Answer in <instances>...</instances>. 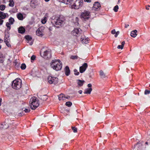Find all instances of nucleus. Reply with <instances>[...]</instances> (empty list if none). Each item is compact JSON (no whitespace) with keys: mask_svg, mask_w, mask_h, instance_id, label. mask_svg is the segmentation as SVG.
Here are the masks:
<instances>
[{"mask_svg":"<svg viewBox=\"0 0 150 150\" xmlns=\"http://www.w3.org/2000/svg\"><path fill=\"white\" fill-rule=\"evenodd\" d=\"M119 8V7L118 5L115 6L113 9V10L115 12H117L118 11V10Z\"/></svg>","mask_w":150,"mask_h":150,"instance_id":"34","label":"nucleus"},{"mask_svg":"<svg viewBox=\"0 0 150 150\" xmlns=\"http://www.w3.org/2000/svg\"><path fill=\"white\" fill-rule=\"evenodd\" d=\"M65 19L62 16H53L51 18L52 24L57 28H59L64 22Z\"/></svg>","mask_w":150,"mask_h":150,"instance_id":"1","label":"nucleus"},{"mask_svg":"<svg viewBox=\"0 0 150 150\" xmlns=\"http://www.w3.org/2000/svg\"><path fill=\"white\" fill-rule=\"evenodd\" d=\"M150 93V91L149 90H145L144 92V94H149Z\"/></svg>","mask_w":150,"mask_h":150,"instance_id":"38","label":"nucleus"},{"mask_svg":"<svg viewBox=\"0 0 150 150\" xmlns=\"http://www.w3.org/2000/svg\"><path fill=\"white\" fill-rule=\"evenodd\" d=\"M40 54L42 57L46 59H49L52 57L51 50L46 47H44L41 50Z\"/></svg>","mask_w":150,"mask_h":150,"instance_id":"2","label":"nucleus"},{"mask_svg":"<svg viewBox=\"0 0 150 150\" xmlns=\"http://www.w3.org/2000/svg\"><path fill=\"white\" fill-rule=\"evenodd\" d=\"M2 99L1 98H0V106L1 105V102Z\"/></svg>","mask_w":150,"mask_h":150,"instance_id":"55","label":"nucleus"},{"mask_svg":"<svg viewBox=\"0 0 150 150\" xmlns=\"http://www.w3.org/2000/svg\"><path fill=\"white\" fill-rule=\"evenodd\" d=\"M71 128L74 132L76 133L77 132V129L75 127H72Z\"/></svg>","mask_w":150,"mask_h":150,"instance_id":"31","label":"nucleus"},{"mask_svg":"<svg viewBox=\"0 0 150 150\" xmlns=\"http://www.w3.org/2000/svg\"><path fill=\"white\" fill-rule=\"evenodd\" d=\"M9 127L8 124L7 123L4 122L1 124L0 126V128L1 129H7Z\"/></svg>","mask_w":150,"mask_h":150,"instance_id":"17","label":"nucleus"},{"mask_svg":"<svg viewBox=\"0 0 150 150\" xmlns=\"http://www.w3.org/2000/svg\"><path fill=\"white\" fill-rule=\"evenodd\" d=\"M46 19H47V18H46V17H45V18H44V20H46V21H47Z\"/></svg>","mask_w":150,"mask_h":150,"instance_id":"59","label":"nucleus"},{"mask_svg":"<svg viewBox=\"0 0 150 150\" xmlns=\"http://www.w3.org/2000/svg\"><path fill=\"white\" fill-rule=\"evenodd\" d=\"M145 144H146L148 145V143L147 142H145Z\"/></svg>","mask_w":150,"mask_h":150,"instance_id":"61","label":"nucleus"},{"mask_svg":"<svg viewBox=\"0 0 150 150\" xmlns=\"http://www.w3.org/2000/svg\"><path fill=\"white\" fill-rule=\"evenodd\" d=\"M137 146L139 145V146H142V144L141 143H138L136 145Z\"/></svg>","mask_w":150,"mask_h":150,"instance_id":"50","label":"nucleus"},{"mask_svg":"<svg viewBox=\"0 0 150 150\" xmlns=\"http://www.w3.org/2000/svg\"><path fill=\"white\" fill-rule=\"evenodd\" d=\"M45 0V1H46V2H48L50 0Z\"/></svg>","mask_w":150,"mask_h":150,"instance_id":"60","label":"nucleus"},{"mask_svg":"<svg viewBox=\"0 0 150 150\" xmlns=\"http://www.w3.org/2000/svg\"><path fill=\"white\" fill-rule=\"evenodd\" d=\"M9 36L8 35H5L4 38H6L7 40H9Z\"/></svg>","mask_w":150,"mask_h":150,"instance_id":"44","label":"nucleus"},{"mask_svg":"<svg viewBox=\"0 0 150 150\" xmlns=\"http://www.w3.org/2000/svg\"><path fill=\"white\" fill-rule=\"evenodd\" d=\"M30 104L31 108L35 110L39 105V101L36 98L33 97L30 99Z\"/></svg>","mask_w":150,"mask_h":150,"instance_id":"5","label":"nucleus"},{"mask_svg":"<svg viewBox=\"0 0 150 150\" xmlns=\"http://www.w3.org/2000/svg\"><path fill=\"white\" fill-rule=\"evenodd\" d=\"M72 103L71 102L68 101L66 103L65 105L68 107H70L72 105Z\"/></svg>","mask_w":150,"mask_h":150,"instance_id":"30","label":"nucleus"},{"mask_svg":"<svg viewBox=\"0 0 150 150\" xmlns=\"http://www.w3.org/2000/svg\"><path fill=\"white\" fill-rule=\"evenodd\" d=\"M146 9L147 10H149V8H148V7H146Z\"/></svg>","mask_w":150,"mask_h":150,"instance_id":"57","label":"nucleus"},{"mask_svg":"<svg viewBox=\"0 0 150 150\" xmlns=\"http://www.w3.org/2000/svg\"><path fill=\"white\" fill-rule=\"evenodd\" d=\"M65 73L66 75L68 76L70 74V70L68 66H66L65 69Z\"/></svg>","mask_w":150,"mask_h":150,"instance_id":"19","label":"nucleus"},{"mask_svg":"<svg viewBox=\"0 0 150 150\" xmlns=\"http://www.w3.org/2000/svg\"><path fill=\"white\" fill-rule=\"evenodd\" d=\"M137 30H136L132 31L130 34L131 36L133 38L135 37L137 35Z\"/></svg>","mask_w":150,"mask_h":150,"instance_id":"18","label":"nucleus"},{"mask_svg":"<svg viewBox=\"0 0 150 150\" xmlns=\"http://www.w3.org/2000/svg\"><path fill=\"white\" fill-rule=\"evenodd\" d=\"M59 1L60 2L67 4H69L71 1H70V0H59Z\"/></svg>","mask_w":150,"mask_h":150,"instance_id":"26","label":"nucleus"},{"mask_svg":"<svg viewBox=\"0 0 150 150\" xmlns=\"http://www.w3.org/2000/svg\"><path fill=\"white\" fill-rule=\"evenodd\" d=\"M125 44V42L124 41H123L122 42V44L121 45H118L117 48L118 49H123V47L124 46V45Z\"/></svg>","mask_w":150,"mask_h":150,"instance_id":"27","label":"nucleus"},{"mask_svg":"<svg viewBox=\"0 0 150 150\" xmlns=\"http://www.w3.org/2000/svg\"><path fill=\"white\" fill-rule=\"evenodd\" d=\"M8 15L7 13H4L0 11V19H4L8 17Z\"/></svg>","mask_w":150,"mask_h":150,"instance_id":"16","label":"nucleus"},{"mask_svg":"<svg viewBox=\"0 0 150 150\" xmlns=\"http://www.w3.org/2000/svg\"><path fill=\"white\" fill-rule=\"evenodd\" d=\"M59 100H64L65 99V95L63 94H61L58 96Z\"/></svg>","mask_w":150,"mask_h":150,"instance_id":"22","label":"nucleus"},{"mask_svg":"<svg viewBox=\"0 0 150 150\" xmlns=\"http://www.w3.org/2000/svg\"><path fill=\"white\" fill-rule=\"evenodd\" d=\"M82 91L81 90H80V91H79V93L80 94H81V93H82Z\"/></svg>","mask_w":150,"mask_h":150,"instance_id":"53","label":"nucleus"},{"mask_svg":"<svg viewBox=\"0 0 150 150\" xmlns=\"http://www.w3.org/2000/svg\"><path fill=\"white\" fill-rule=\"evenodd\" d=\"M41 22L42 23L45 24L46 23V21L45 20L43 19L41 21Z\"/></svg>","mask_w":150,"mask_h":150,"instance_id":"47","label":"nucleus"},{"mask_svg":"<svg viewBox=\"0 0 150 150\" xmlns=\"http://www.w3.org/2000/svg\"><path fill=\"white\" fill-rule=\"evenodd\" d=\"M148 6L149 7H150V5H148Z\"/></svg>","mask_w":150,"mask_h":150,"instance_id":"62","label":"nucleus"},{"mask_svg":"<svg viewBox=\"0 0 150 150\" xmlns=\"http://www.w3.org/2000/svg\"><path fill=\"white\" fill-rule=\"evenodd\" d=\"M119 31H117L115 33V37H117L118 34H119Z\"/></svg>","mask_w":150,"mask_h":150,"instance_id":"41","label":"nucleus"},{"mask_svg":"<svg viewBox=\"0 0 150 150\" xmlns=\"http://www.w3.org/2000/svg\"><path fill=\"white\" fill-rule=\"evenodd\" d=\"M78 19H79V18L77 17H76V21H78Z\"/></svg>","mask_w":150,"mask_h":150,"instance_id":"56","label":"nucleus"},{"mask_svg":"<svg viewBox=\"0 0 150 150\" xmlns=\"http://www.w3.org/2000/svg\"><path fill=\"white\" fill-rule=\"evenodd\" d=\"M47 96L46 95H44L42 97V99H43L44 100H46L47 99Z\"/></svg>","mask_w":150,"mask_h":150,"instance_id":"40","label":"nucleus"},{"mask_svg":"<svg viewBox=\"0 0 150 150\" xmlns=\"http://www.w3.org/2000/svg\"><path fill=\"white\" fill-rule=\"evenodd\" d=\"M120 3V0H118V2H117V4H118Z\"/></svg>","mask_w":150,"mask_h":150,"instance_id":"58","label":"nucleus"},{"mask_svg":"<svg viewBox=\"0 0 150 150\" xmlns=\"http://www.w3.org/2000/svg\"><path fill=\"white\" fill-rule=\"evenodd\" d=\"M6 26L7 27V29L9 30L11 29L10 24L8 22H7L6 23Z\"/></svg>","mask_w":150,"mask_h":150,"instance_id":"32","label":"nucleus"},{"mask_svg":"<svg viewBox=\"0 0 150 150\" xmlns=\"http://www.w3.org/2000/svg\"><path fill=\"white\" fill-rule=\"evenodd\" d=\"M49 30H51V28H49Z\"/></svg>","mask_w":150,"mask_h":150,"instance_id":"63","label":"nucleus"},{"mask_svg":"<svg viewBox=\"0 0 150 150\" xmlns=\"http://www.w3.org/2000/svg\"><path fill=\"white\" fill-rule=\"evenodd\" d=\"M78 58V56L77 55H72L70 57V58L72 59H77Z\"/></svg>","mask_w":150,"mask_h":150,"instance_id":"33","label":"nucleus"},{"mask_svg":"<svg viewBox=\"0 0 150 150\" xmlns=\"http://www.w3.org/2000/svg\"><path fill=\"white\" fill-rule=\"evenodd\" d=\"M90 17V12L86 11H85L81 13V18L82 19L86 20Z\"/></svg>","mask_w":150,"mask_h":150,"instance_id":"7","label":"nucleus"},{"mask_svg":"<svg viewBox=\"0 0 150 150\" xmlns=\"http://www.w3.org/2000/svg\"><path fill=\"white\" fill-rule=\"evenodd\" d=\"M6 8L5 5H1L0 6V10L3 11L5 10Z\"/></svg>","mask_w":150,"mask_h":150,"instance_id":"29","label":"nucleus"},{"mask_svg":"<svg viewBox=\"0 0 150 150\" xmlns=\"http://www.w3.org/2000/svg\"><path fill=\"white\" fill-rule=\"evenodd\" d=\"M24 111L25 112H28L30 111V109L28 108V109H25L24 110Z\"/></svg>","mask_w":150,"mask_h":150,"instance_id":"39","label":"nucleus"},{"mask_svg":"<svg viewBox=\"0 0 150 150\" xmlns=\"http://www.w3.org/2000/svg\"><path fill=\"white\" fill-rule=\"evenodd\" d=\"M18 31L19 33H23L25 32V30L23 27H21L18 28Z\"/></svg>","mask_w":150,"mask_h":150,"instance_id":"21","label":"nucleus"},{"mask_svg":"<svg viewBox=\"0 0 150 150\" xmlns=\"http://www.w3.org/2000/svg\"><path fill=\"white\" fill-rule=\"evenodd\" d=\"M88 67V65L86 63H84L82 66L80 67L79 68V71L81 73H83L86 70Z\"/></svg>","mask_w":150,"mask_h":150,"instance_id":"12","label":"nucleus"},{"mask_svg":"<svg viewBox=\"0 0 150 150\" xmlns=\"http://www.w3.org/2000/svg\"><path fill=\"white\" fill-rule=\"evenodd\" d=\"M39 3L37 0H32L30 3V5L31 7L33 8H35Z\"/></svg>","mask_w":150,"mask_h":150,"instance_id":"11","label":"nucleus"},{"mask_svg":"<svg viewBox=\"0 0 150 150\" xmlns=\"http://www.w3.org/2000/svg\"><path fill=\"white\" fill-rule=\"evenodd\" d=\"M77 81L78 84L79 86H82L85 82L84 80H78Z\"/></svg>","mask_w":150,"mask_h":150,"instance_id":"23","label":"nucleus"},{"mask_svg":"<svg viewBox=\"0 0 150 150\" xmlns=\"http://www.w3.org/2000/svg\"><path fill=\"white\" fill-rule=\"evenodd\" d=\"M81 30L79 28H76L72 32V34L75 36L80 35L81 33Z\"/></svg>","mask_w":150,"mask_h":150,"instance_id":"10","label":"nucleus"},{"mask_svg":"<svg viewBox=\"0 0 150 150\" xmlns=\"http://www.w3.org/2000/svg\"><path fill=\"white\" fill-rule=\"evenodd\" d=\"M84 1L85 2L90 3L91 2V0H84Z\"/></svg>","mask_w":150,"mask_h":150,"instance_id":"48","label":"nucleus"},{"mask_svg":"<svg viewBox=\"0 0 150 150\" xmlns=\"http://www.w3.org/2000/svg\"><path fill=\"white\" fill-rule=\"evenodd\" d=\"M14 21V19L13 18H10L9 19V22L11 23V24H12L13 23V22Z\"/></svg>","mask_w":150,"mask_h":150,"instance_id":"35","label":"nucleus"},{"mask_svg":"<svg viewBox=\"0 0 150 150\" xmlns=\"http://www.w3.org/2000/svg\"><path fill=\"white\" fill-rule=\"evenodd\" d=\"M7 40L6 38H4V42H8V40Z\"/></svg>","mask_w":150,"mask_h":150,"instance_id":"49","label":"nucleus"},{"mask_svg":"<svg viewBox=\"0 0 150 150\" xmlns=\"http://www.w3.org/2000/svg\"><path fill=\"white\" fill-rule=\"evenodd\" d=\"M1 48V46L0 45V49Z\"/></svg>","mask_w":150,"mask_h":150,"instance_id":"64","label":"nucleus"},{"mask_svg":"<svg viewBox=\"0 0 150 150\" xmlns=\"http://www.w3.org/2000/svg\"><path fill=\"white\" fill-rule=\"evenodd\" d=\"M83 0H77L74 3L71 0L69 5L72 8L78 9L83 6Z\"/></svg>","mask_w":150,"mask_h":150,"instance_id":"4","label":"nucleus"},{"mask_svg":"<svg viewBox=\"0 0 150 150\" xmlns=\"http://www.w3.org/2000/svg\"><path fill=\"white\" fill-rule=\"evenodd\" d=\"M6 45H7V46L9 47H11V45H10V44H9V42H5Z\"/></svg>","mask_w":150,"mask_h":150,"instance_id":"45","label":"nucleus"},{"mask_svg":"<svg viewBox=\"0 0 150 150\" xmlns=\"http://www.w3.org/2000/svg\"><path fill=\"white\" fill-rule=\"evenodd\" d=\"M12 88L15 89L20 88L22 86V81L21 79L17 78L13 81L12 83Z\"/></svg>","mask_w":150,"mask_h":150,"instance_id":"6","label":"nucleus"},{"mask_svg":"<svg viewBox=\"0 0 150 150\" xmlns=\"http://www.w3.org/2000/svg\"><path fill=\"white\" fill-rule=\"evenodd\" d=\"M70 98V97L69 96H65V98H67V99H69Z\"/></svg>","mask_w":150,"mask_h":150,"instance_id":"52","label":"nucleus"},{"mask_svg":"<svg viewBox=\"0 0 150 150\" xmlns=\"http://www.w3.org/2000/svg\"><path fill=\"white\" fill-rule=\"evenodd\" d=\"M17 17L18 19L20 20H22L23 19V16L21 13L17 14Z\"/></svg>","mask_w":150,"mask_h":150,"instance_id":"25","label":"nucleus"},{"mask_svg":"<svg viewBox=\"0 0 150 150\" xmlns=\"http://www.w3.org/2000/svg\"><path fill=\"white\" fill-rule=\"evenodd\" d=\"M45 27L41 26L36 31V35L39 36H42L44 34V30Z\"/></svg>","mask_w":150,"mask_h":150,"instance_id":"9","label":"nucleus"},{"mask_svg":"<svg viewBox=\"0 0 150 150\" xmlns=\"http://www.w3.org/2000/svg\"><path fill=\"white\" fill-rule=\"evenodd\" d=\"M48 81L50 84L55 85L58 82V79L57 77L49 76L48 77Z\"/></svg>","mask_w":150,"mask_h":150,"instance_id":"8","label":"nucleus"},{"mask_svg":"<svg viewBox=\"0 0 150 150\" xmlns=\"http://www.w3.org/2000/svg\"><path fill=\"white\" fill-rule=\"evenodd\" d=\"M3 20L1 19H0V25H1L3 22Z\"/></svg>","mask_w":150,"mask_h":150,"instance_id":"46","label":"nucleus"},{"mask_svg":"<svg viewBox=\"0 0 150 150\" xmlns=\"http://www.w3.org/2000/svg\"><path fill=\"white\" fill-rule=\"evenodd\" d=\"M128 26H129V25H126L125 26V28H127V27H128Z\"/></svg>","mask_w":150,"mask_h":150,"instance_id":"54","label":"nucleus"},{"mask_svg":"<svg viewBox=\"0 0 150 150\" xmlns=\"http://www.w3.org/2000/svg\"><path fill=\"white\" fill-rule=\"evenodd\" d=\"M88 86L89 88H91V87H92V85L90 83L88 85Z\"/></svg>","mask_w":150,"mask_h":150,"instance_id":"51","label":"nucleus"},{"mask_svg":"<svg viewBox=\"0 0 150 150\" xmlns=\"http://www.w3.org/2000/svg\"><path fill=\"white\" fill-rule=\"evenodd\" d=\"M9 6H10L13 7L14 6V2L13 0H9Z\"/></svg>","mask_w":150,"mask_h":150,"instance_id":"28","label":"nucleus"},{"mask_svg":"<svg viewBox=\"0 0 150 150\" xmlns=\"http://www.w3.org/2000/svg\"><path fill=\"white\" fill-rule=\"evenodd\" d=\"M74 74L76 75H78L79 74V72L76 69H74Z\"/></svg>","mask_w":150,"mask_h":150,"instance_id":"37","label":"nucleus"},{"mask_svg":"<svg viewBox=\"0 0 150 150\" xmlns=\"http://www.w3.org/2000/svg\"><path fill=\"white\" fill-rule=\"evenodd\" d=\"M100 75L101 77L103 78H105L106 77V75L105 74L104 71L101 70L100 71Z\"/></svg>","mask_w":150,"mask_h":150,"instance_id":"24","label":"nucleus"},{"mask_svg":"<svg viewBox=\"0 0 150 150\" xmlns=\"http://www.w3.org/2000/svg\"><path fill=\"white\" fill-rule=\"evenodd\" d=\"M100 7V5L98 2H95L93 5L92 8L93 10L96 11L98 10Z\"/></svg>","mask_w":150,"mask_h":150,"instance_id":"14","label":"nucleus"},{"mask_svg":"<svg viewBox=\"0 0 150 150\" xmlns=\"http://www.w3.org/2000/svg\"><path fill=\"white\" fill-rule=\"evenodd\" d=\"M115 33L116 31L115 29H114L111 31V33L113 35L115 34Z\"/></svg>","mask_w":150,"mask_h":150,"instance_id":"43","label":"nucleus"},{"mask_svg":"<svg viewBox=\"0 0 150 150\" xmlns=\"http://www.w3.org/2000/svg\"><path fill=\"white\" fill-rule=\"evenodd\" d=\"M81 41L82 43H88L89 39L88 38H86V37L84 36H82L81 37Z\"/></svg>","mask_w":150,"mask_h":150,"instance_id":"13","label":"nucleus"},{"mask_svg":"<svg viewBox=\"0 0 150 150\" xmlns=\"http://www.w3.org/2000/svg\"><path fill=\"white\" fill-rule=\"evenodd\" d=\"M26 67V66L25 64H22L21 67L22 69H25Z\"/></svg>","mask_w":150,"mask_h":150,"instance_id":"36","label":"nucleus"},{"mask_svg":"<svg viewBox=\"0 0 150 150\" xmlns=\"http://www.w3.org/2000/svg\"><path fill=\"white\" fill-rule=\"evenodd\" d=\"M50 64L51 67L56 71L60 70L62 67V63L58 59L52 60Z\"/></svg>","mask_w":150,"mask_h":150,"instance_id":"3","label":"nucleus"},{"mask_svg":"<svg viewBox=\"0 0 150 150\" xmlns=\"http://www.w3.org/2000/svg\"><path fill=\"white\" fill-rule=\"evenodd\" d=\"M92 90V88H88L86 89H85L84 93V94H90Z\"/></svg>","mask_w":150,"mask_h":150,"instance_id":"20","label":"nucleus"},{"mask_svg":"<svg viewBox=\"0 0 150 150\" xmlns=\"http://www.w3.org/2000/svg\"><path fill=\"white\" fill-rule=\"evenodd\" d=\"M25 38L28 41L27 42L29 43L30 45H32L33 44V41L32 37L29 36L27 35L25 36Z\"/></svg>","mask_w":150,"mask_h":150,"instance_id":"15","label":"nucleus"},{"mask_svg":"<svg viewBox=\"0 0 150 150\" xmlns=\"http://www.w3.org/2000/svg\"><path fill=\"white\" fill-rule=\"evenodd\" d=\"M35 56L33 55L31 57V59L32 60H34L35 59Z\"/></svg>","mask_w":150,"mask_h":150,"instance_id":"42","label":"nucleus"}]
</instances>
